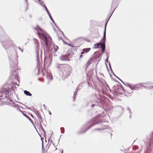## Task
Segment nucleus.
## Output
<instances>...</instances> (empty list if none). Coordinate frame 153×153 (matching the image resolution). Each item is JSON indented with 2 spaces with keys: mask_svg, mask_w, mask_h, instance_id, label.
<instances>
[{
  "mask_svg": "<svg viewBox=\"0 0 153 153\" xmlns=\"http://www.w3.org/2000/svg\"><path fill=\"white\" fill-rule=\"evenodd\" d=\"M8 58L11 69V76L12 79L18 80L19 74L18 68V56L16 53L14 52L12 54L8 55Z\"/></svg>",
  "mask_w": 153,
  "mask_h": 153,
  "instance_id": "nucleus-1",
  "label": "nucleus"
},
{
  "mask_svg": "<svg viewBox=\"0 0 153 153\" xmlns=\"http://www.w3.org/2000/svg\"><path fill=\"white\" fill-rule=\"evenodd\" d=\"M56 67L59 71V75L63 79L66 78L71 73L72 69L68 65L57 64Z\"/></svg>",
  "mask_w": 153,
  "mask_h": 153,
  "instance_id": "nucleus-2",
  "label": "nucleus"
},
{
  "mask_svg": "<svg viewBox=\"0 0 153 153\" xmlns=\"http://www.w3.org/2000/svg\"><path fill=\"white\" fill-rule=\"evenodd\" d=\"M10 91L9 89H3L0 91V105L1 104V101L2 100H10V101L12 102L10 103V105L12 107H14L17 108L20 107L17 104L14 103L13 100H10V97H9V94Z\"/></svg>",
  "mask_w": 153,
  "mask_h": 153,
  "instance_id": "nucleus-3",
  "label": "nucleus"
},
{
  "mask_svg": "<svg viewBox=\"0 0 153 153\" xmlns=\"http://www.w3.org/2000/svg\"><path fill=\"white\" fill-rule=\"evenodd\" d=\"M38 29L36 27H34V28L36 31L37 34L40 38H42L43 37L45 39L44 42L45 43L46 45L48 48L49 47L52 43V39L50 38L49 39H48L47 37L43 33V30L40 27L38 26H37Z\"/></svg>",
  "mask_w": 153,
  "mask_h": 153,
  "instance_id": "nucleus-4",
  "label": "nucleus"
},
{
  "mask_svg": "<svg viewBox=\"0 0 153 153\" xmlns=\"http://www.w3.org/2000/svg\"><path fill=\"white\" fill-rule=\"evenodd\" d=\"M103 102V100L99 99L97 101L90 100L87 102L86 105L87 106H91L92 108L97 105H99L100 106L102 105Z\"/></svg>",
  "mask_w": 153,
  "mask_h": 153,
  "instance_id": "nucleus-5",
  "label": "nucleus"
},
{
  "mask_svg": "<svg viewBox=\"0 0 153 153\" xmlns=\"http://www.w3.org/2000/svg\"><path fill=\"white\" fill-rule=\"evenodd\" d=\"M148 83H140L136 85H131L130 86L131 89L132 90H138L141 87H144L146 89H147L149 88H152L153 87V86H152L147 87L144 85H148Z\"/></svg>",
  "mask_w": 153,
  "mask_h": 153,
  "instance_id": "nucleus-6",
  "label": "nucleus"
},
{
  "mask_svg": "<svg viewBox=\"0 0 153 153\" xmlns=\"http://www.w3.org/2000/svg\"><path fill=\"white\" fill-rule=\"evenodd\" d=\"M117 0H113L112 1L111 6V9H112V8H114V9L112 13L106 19L105 25L104 29H106V27L107 23L108 22L110 17H111L113 13L117 7Z\"/></svg>",
  "mask_w": 153,
  "mask_h": 153,
  "instance_id": "nucleus-7",
  "label": "nucleus"
},
{
  "mask_svg": "<svg viewBox=\"0 0 153 153\" xmlns=\"http://www.w3.org/2000/svg\"><path fill=\"white\" fill-rule=\"evenodd\" d=\"M106 29H104L103 33V38L101 40V45L100 47L101 49V51L103 53H104L105 52V41L106 40Z\"/></svg>",
  "mask_w": 153,
  "mask_h": 153,
  "instance_id": "nucleus-8",
  "label": "nucleus"
},
{
  "mask_svg": "<svg viewBox=\"0 0 153 153\" xmlns=\"http://www.w3.org/2000/svg\"><path fill=\"white\" fill-rule=\"evenodd\" d=\"M48 146V145L46 147L47 152L49 151L50 152H53L57 149V148L55 147L54 143H53L52 141L50 142Z\"/></svg>",
  "mask_w": 153,
  "mask_h": 153,
  "instance_id": "nucleus-9",
  "label": "nucleus"
},
{
  "mask_svg": "<svg viewBox=\"0 0 153 153\" xmlns=\"http://www.w3.org/2000/svg\"><path fill=\"white\" fill-rule=\"evenodd\" d=\"M101 122H102L101 121H100L99 122H96L95 123H92L91 126H90L89 127H88L86 129H85L84 131H79V132H78L77 133L78 134H81L84 133L87 130H88L89 128H90L91 127H92L93 126L99 123H101Z\"/></svg>",
  "mask_w": 153,
  "mask_h": 153,
  "instance_id": "nucleus-10",
  "label": "nucleus"
},
{
  "mask_svg": "<svg viewBox=\"0 0 153 153\" xmlns=\"http://www.w3.org/2000/svg\"><path fill=\"white\" fill-rule=\"evenodd\" d=\"M70 56V55L69 54L63 55L60 57V59L62 61H66L68 59V57H71Z\"/></svg>",
  "mask_w": 153,
  "mask_h": 153,
  "instance_id": "nucleus-11",
  "label": "nucleus"
},
{
  "mask_svg": "<svg viewBox=\"0 0 153 153\" xmlns=\"http://www.w3.org/2000/svg\"><path fill=\"white\" fill-rule=\"evenodd\" d=\"M46 76L47 79H48L52 80L53 79V76L50 73H47L46 71H45Z\"/></svg>",
  "mask_w": 153,
  "mask_h": 153,
  "instance_id": "nucleus-12",
  "label": "nucleus"
},
{
  "mask_svg": "<svg viewBox=\"0 0 153 153\" xmlns=\"http://www.w3.org/2000/svg\"><path fill=\"white\" fill-rule=\"evenodd\" d=\"M111 128H109L108 126H107L106 127V128H95V129H94L93 130V131L102 130H103V129H108L109 130H110Z\"/></svg>",
  "mask_w": 153,
  "mask_h": 153,
  "instance_id": "nucleus-13",
  "label": "nucleus"
},
{
  "mask_svg": "<svg viewBox=\"0 0 153 153\" xmlns=\"http://www.w3.org/2000/svg\"><path fill=\"white\" fill-rule=\"evenodd\" d=\"M37 117L39 121L40 124L41 125L42 122H43V119L40 115H37Z\"/></svg>",
  "mask_w": 153,
  "mask_h": 153,
  "instance_id": "nucleus-14",
  "label": "nucleus"
},
{
  "mask_svg": "<svg viewBox=\"0 0 153 153\" xmlns=\"http://www.w3.org/2000/svg\"><path fill=\"white\" fill-rule=\"evenodd\" d=\"M40 73L39 69L38 67L36 68L35 69V74L38 75Z\"/></svg>",
  "mask_w": 153,
  "mask_h": 153,
  "instance_id": "nucleus-15",
  "label": "nucleus"
},
{
  "mask_svg": "<svg viewBox=\"0 0 153 153\" xmlns=\"http://www.w3.org/2000/svg\"><path fill=\"white\" fill-rule=\"evenodd\" d=\"M24 92L25 95L27 96H30L32 95V94L29 91H27L25 90L24 91Z\"/></svg>",
  "mask_w": 153,
  "mask_h": 153,
  "instance_id": "nucleus-16",
  "label": "nucleus"
},
{
  "mask_svg": "<svg viewBox=\"0 0 153 153\" xmlns=\"http://www.w3.org/2000/svg\"><path fill=\"white\" fill-rule=\"evenodd\" d=\"M23 115L25 116L27 118V119H28V120L31 122L32 123V120L30 118V117H29L26 114H24V113H23Z\"/></svg>",
  "mask_w": 153,
  "mask_h": 153,
  "instance_id": "nucleus-17",
  "label": "nucleus"
},
{
  "mask_svg": "<svg viewBox=\"0 0 153 153\" xmlns=\"http://www.w3.org/2000/svg\"><path fill=\"white\" fill-rule=\"evenodd\" d=\"M90 50V48H87L83 49V51H84L85 52V53H86L87 52L89 51Z\"/></svg>",
  "mask_w": 153,
  "mask_h": 153,
  "instance_id": "nucleus-18",
  "label": "nucleus"
},
{
  "mask_svg": "<svg viewBox=\"0 0 153 153\" xmlns=\"http://www.w3.org/2000/svg\"><path fill=\"white\" fill-rule=\"evenodd\" d=\"M152 141V143L153 142V134L152 135V137L150 138V141L149 143V145H150L151 142Z\"/></svg>",
  "mask_w": 153,
  "mask_h": 153,
  "instance_id": "nucleus-19",
  "label": "nucleus"
},
{
  "mask_svg": "<svg viewBox=\"0 0 153 153\" xmlns=\"http://www.w3.org/2000/svg\"><path fill=\"white\" fill-rule=\"evenodd\" d=\"M59 49L58 47L57 46H55L54 47V52L56 53L58 49Z\"/></svg>",
  "mask_w": 153,
  "mask_h": 153,
  "instance_id": "nucleus-20",
  "label": "nucleus"
},
{
  "mask_svg": "<svg viewBox=\"0 0 153 153\" xmlns=\"http://www.w3.org/2000/svg\"><path fill=\"white\" fill-rule=\"evenodd\" d=\"M42 6L45 8V9L48 14L50 13L47 9V7L45 5H44V6H43V5H42Z\"/></svg>",
  "mask_w": 153,
  "mask_h": 153,
  "instance_id": "nucleus-21",
  "label": "nucleus"
},
{
  "mask_svg": "<svg viewBox=\"0 0 153 153\" xmlns=\"http://www.w3.org/2000/svg\"><path fill=\"white\" fill-rule=\"evenodd\" d=\"M48 15L49 16L50 19L54 23V24H55V22H54L53 20V18H52V17L50 13H49V14H48Z\"/></svg>",
  "mask_w": 153,
  "mask_h": 153,
  "instance_id": "nucleus-22",
  "label": "nucleus"
},
{
  "mask_svg": "<svg viewBox=\"0 0 153 153\" xmlns=\"http://www.w3.org/2000/svg\"><path fill=\"white\" fill-rule=\"evenodd\" d=\"M90 62V60H89L87 62V63H86L87 66H86V69L87 68L88 66L91 64V63Z\"/></svg>",
  "mask_w": 153,
  "mask_h": 153,
  "instance_id": "nucleus-23",
  "label": "nucleus"
},
{
  "mask_svg": "<svg viewBox=\"0 0 153 153\" xmlns=\"http://www.w3.org/2000/svg\"><path fill=\"white\" fill-rule=\"evenodd\" d=\"M127 110H128L129 111V112L130 114V117L131 114H132V113L131 112V111L130 108L129 107H128Z\"/></svg>",
  "mask_w": 153,
  "mask_h": 153,
  "instance_id": "nucleus-24",
  "label": "nucleus"
},
{
  "mask_svg": "<svg viewBox=\"0 0 153 153\" xmlns=\"http://www.w3.org/2000/svg\"><path fill=\"white\" fill-rule=\"evenodd\" d=\"M100 48V47L98 46V45L97 44L94 45V48L96 49L98 48Z\"/></svg>",
  "mask_w": 153,
  "mask_h": 153,
  "instance_id": "nucleus-25",
  "label": "nucleus"
},
{
  "mask_svg": "<svg viewBox=\"0 0 153 153\" xmlns=\"http://www.w3.org/2000/svg\"><path fill=\"white\" fill-rule=\"evenodd\" d=\"M126 84V85H125L126 86H128L129 87V88H131L130 86L132 85L131 84H130L128 83H126V84Z\"/></svg>",
  "mask_w": 153,
  "mask_h": 153,
  "instance_id": "nucleus-26",
  "label": "nucleus"
},
{
  "mask_svg": "<svg viewBox=\"0 0 153 153\" xmlns=\"http://www.w3.org/2000/svg\"><path fill=\"white\" fill-rule=\"evenodd\" d=\"M40 127H41V129H42V131L44 132V134H45L46 133V132L45 131L44 129L41 126Z\"/></svg>",
  "mask_w": 153,
  "mask_h": 153,
  "instance_id": "nucleus-27",
  "label": "nucleus"
},
{
  "mask_svg": "<svg viewBox=\"0 0 153 153\" xmlns=\"http://www.w3.org/2000/svg\"><path fill=\"white\" fill-rule=\"evenodd\" d=\"M77 94V93H76L75 92L74 93V96L73 97V100H74V101L75 100V97L74 96H76Z\"/></svg>",
  "mask_w": 153,
  "mask_h": 153,
  "instance_id": "nucleus-28",
  "label": "nucleus"
},
{
  "mask_svg": "<svg viewBox=\"0 0 153 153\" xmlns=\"http://www.w3.org/2000/svg\"><path fill=\"white\" fill-rule=\"evenodd\" d=\"M60 129H61V131H62V130H63V132H62V131H61V133L62 134V133H64V129L63 128H60Z\"/></svg>",
  "mask_w": 153,
  "mask_h": 153,
  "instance_id": "nucleus-29",
  "label": "nucleus"
},
{
  "mask_svg": "<svg viewBox=\"0 0 153 153\" xmlns=\"http://www.w3.org/2000/svg\"><path fill=\"white\" fill-rule=\"evenodd\" d=\"M116 77L118 78V79H119L122 82V83L124 84L125 85H126V84H125V83L123 81H122L117 76H116Z\"/></svg>",
  "mask_w": 153,
  "mask_h": 153,
  "instance_id": "nucleus-30",
  "label": "nucleus"
},
{
  "mask_svg": "<svg viewBox=\"0 0 153 153\" xmlns=\"http://www.w3.org/2000/svg\"><path fill=\"white\" fill-rule=\"evenodd\" d=\"M97 45H98V46L99 47L100 45L101 46V41L100 42L97 43Z\"/></svg>",
  "mask_w": 153,
  "mask_h": 153,
  "instance_id": "nucleus-31",
  "label": "nucleus"
},
{
  "mask_svg": "<svg viewBox=\"0 0 153 153\" xmlns=\"http://www.w3.org/2000/svg\"><path fill=\"white\" fill-rule=\"evenodd\" d=\"M43 106H44V109H45V110H46L47 109V106H46V105H44H44H43Z\"/></svg>",
  "mask_w": 153,
  "mask_h": 153,
  "instance_id": "nucleus-32",
  "label": "nucleus"
},
{
  "mask_svg": "<svg viewBox=\"0 0 153 153\" xmlns=\"http://www.w3.org/2000/svg\"><path fill=\"white\" fill-rule=\"evenodd\" d=\"M18 49L21 51L22 52H23V50H22L20 47H18Z\"/></svg>",
  "mask_w": 153,
  "mask_h": 153,
  "instance_id": "nucleus-33",
  "label": "nucleus"
},
{
  "mask_svg": "<svg viewBox=\"0 0 153 153\" xmlns=\"http://www.w3.org/2000/svg\"><path fill=\"white\" fill-rule=\"evenodd\" d=\"M108 55H107V59H106L105 60V62H108Z\"/></svg>",
  "mask_w": 153,
  "mask_h": 153,
  "instance_id": "nucleus-34",
  "label": "nucleus"
},
{
  "mask_svg": "<svg viewBox=\"0 0 153 153\" xmlns=\"http://www.w3.org/2000/svg\"><path fill=\"white\" fill-rule=\"evenodd\" d=\"M109 67H110V68L111 70V71H112V69L111 68V65L110 63L109 62Z\"/></svg>",
  "mask_w": 153,
  "mask_h": 153,
  "instance_id": "nucleus-35",
  "label": "nucleus"
},
{
  "mask_svg": "<svg viewBox=\"0 0 153 153\" xmlns=\"http://www.w3.org/2000/svg\"><path fill=\"white\" fill-rule=\"evenodd\" d=\"M42 74L44 75V76H45V74L44 73V71H43V72H42Z\"/></svg>",
  "mask_w": 153,
  "mask_h": 153,
  "instance_id": "nucleus-36",
  "label": "nucleus"
},
{
  "mask_svg": "<svg viewBox=\"0 0 153 153\" xmlns=\"http://www.w3.org/2000/svg\"><path fill=\"white\" fill-rule=\"evenodd\" d=\"M79 90V88L78 87L76 88V90L77 91H78V90Z\"/></svg>",
  "mask_w": 153,
  "mask_h": 153,
  "instance_id": "nucleus-37",
  "label": "nucleus"
},
{
  "mask_svg": "<svg viewBox=\"0 0 153 153\" xmlns=\"http://www.w3.org/2000/svg\"><path fill=\"white\" fill-rule=\"evenodd\" d=\"M48 112H49V114L51 115V111H50L48 110Z\"/></svg>",
  "mask_w": 153,
  "mask_h": 153,
  "instance_id": "nucleus-38",
  "label": "nucleus"
},
{
  "mask_svg": "<svg viewBox=\"0 0 153 153\" xmlns=\"http://www.w3.org/2000/svg\"><path fill=\"white\" fill-rule=\"evenodd\" d=\"M85 51H82L81 53V54H83L85 53Z\"/></svg>",
  "mask_w": 153,
  "mask_h": 153,
  "instance_id": "nucleus-39",
  "label": "nucleus"
},
{
  "mask_svg": "<svg viewBox=\"0 0 153 153\" xmlns=\"http://www.w3.org/2000/svg\"><path fill=\"white\" fill-rule=\"evenodd\" d=\"M26 0V1H27V6H28V2L27 1V0ZM28 7H27V8Z\"/></svg>",
  "mask_w": 153,
  "mask_h": 153,
  "instance_id": "nucleus-40",
  "label": "nucleus"
},
{
  "mask_svg": "<svg viewBox=\"0 0 153 153\" xmlns=\"http://www.w3.org/2000/svg\"><path fill=\"white\" fill-rule=\"evenodd\" d=\"M100 116H101V115H100V114H98V117H100Z\"/></svg>",
  "mask_w": 153,
  "mask_h": 153,
  "instance_id": "nucleus-41",
  "label": "nucleus"
},
{
  "mask_svg": "<svg viewBox=\"0 0 153 153\" xmlns=\"http://www.w3.org/2000/svg\"><path fill=\"white\" fill-rule=\"evenodd\" d=\"M61 153H63V149L62 150H61Z\"/></svg>",
  "mask_w": 153,
  "mask_h": 153,
  "instance_id": "nucleus-42",
  "label": "nucleus"
},
{
  "mask_svg": "<svg viewBox=\"0 0 153 153\" xmlns=\"http://www.w3.org/2000/svg\"><path fill=\"white\" fill-rule=\"evenodd\" d=\"M113 73L114 75L116 77V76H116V75L114 74V73L113 72Z\"/></svg>",
  "mask_w": 153,
  "mask_h": 153,
  "instance_id": "nucleus-43",
  "label": "nucleus"
},
{
  "mask_svg": "<svg viewBox=\"0 0 153 153\" xmlns=\"http://www.w3.org/2000/svg\"><path fill=\"white\" fill-rule=\"evenodd\" d=\"M113 73L114 75L116 77V76H116V75L114 74V73L113 72Z\"/></svg>",
  "mask_w": 153,
  "mask_h": 153,
  "instance_id": "nucleus-44",
  "label": "nucleus"
},
{
  "mask_svg": "<svg viewBox=\"0 0 153 153\" xmlns=\"http://www.w3.org/2000/svg\"><path fill=\"white\" fill-rule=\"evenodd\" d=\"M97 51H96V52H95L94 53V54H96V53H97Z\"/></svg>",
  "mask_w": 153,
  "mask_h": 153,
  "instance_id": "nucleus-45",
  "label": "nucleus"
},
{
  "mask_svg": "<svg viewBox=\"0 0 153 153\" xmlns=\"http://www.w3.org/2000/svg\"><path fill=\"white\" fill-rule=\"evenodd\" d=\"M82 56V55H81L80 56V58H81Z\"/></svg>",
  "mask_w": 153,
  "mask_h": 153,
  "instance_id": "nucleus-46",
  "label": "nucleus"
},
{
  "mask_svg": "<svg viewBox=\"0 0 153 153\" xmlns=\"http://www.w3.org/2000/svg\"><path fill=\"white\" fill-rule=\"evenodd\" d=\"M36 41H37V40H36V42H35V44H36V43H37V42H36Z\"/></svg>",
  "mask_w": 153,
  "mask_h": 153,
  "instance_id": "nucleus-47",
  "label": "nucleus"
},
{
  "mask_svg": "<svg viewBox=\"0 0 153 153\" xmlns=\"http://www.w3.org/2000/svg\"><path fill=\"white\" fill-rule=\"evenodd\" d=\"M31 117H33V115L32 114H31Z\"/></svg>",
  "mask_w": 153,
  "mask_h": 153,
  "instance_id": "nucleus-48",
  "label": "nucleus"
},
{
  "mask_svg": "<svg viewBox=\"0 0 153 153\" xmlns=\"http://www.w3.org/2000/svg\"><path fill=\"white\" fill-rule=\"evenodd\" d=\"M16 85H17V86H19V85L17 84V83L16 82V83H15Z\"/></svg>",
  "mask_w": 153,
  "mask_h": 153,
  "instance_id": "nucleus-49",
  "label": "nucleus"
},
{
  "mask_svg": "<svg viewBox=\"0 0 153 153\" xmlns=\"http://www.w3.org/2000/svg\"><path fill=\"white\" fill-rule=\"evenodd\" d=\"M30 18H31V15H30Z\"/></svg>",
  "mask_w": 153,
  "mask_h": 153,
  "instance_id": "nucleus-50",
  "label": "nucleus"
},
{
  "mask_svg": "<svg viewBox=\"0 0 153 153\" xmlns=\"http://www.w3.org/2000/svg\"><path fill=\"white\" fill-rule=\"evenodd\" d=\"M88 85H89V83L88 82Z\"/></svg>",
  "mask_w": 153,
  "mask_h": 153,
  "instance_id": "nucleus-51",
  "label": "nucleus"
},
{
  "mask_svg": "<svg viewBox=\"0 0 153 153\" xmlns=\"http://www.w3.org/2000/svg\"><path fill=\"white\" fill-rule=\"evenodd\" d=\"M43 144H42V148H43Z\"/></svg>",
  "mask_w": 153,
  "mask_h": 153,
  "instance_id": "nucleus-52",
  "label": "nucleus"
},
{
  "mask_svg": "<svg viewBox=\"0 0 153 153\" xmlns=\"http://www.w3.org/2000/svg\"><path fill=\"white\" fill-rule=\"evenodd\" d=\"M38 1H41L40 0H38Z\"/></svg>",
  "mask_w": 153,
  "mask_h": 153,
  "instance_id": "nucleus-53",
  "label": "nucleus"
},
{
  "mask_svg": "<svg viewBox=\"0 0 153 153\" xmlns=\"http://www.w3.org/2000/svg\"><path fill=\"white\" fill-rule=\"evenodd\" d=\"M111 136H112V134L111 133Z\"/></svg>",
  "mask_w": 153,
  "mask_h": 153,
  "instance_id": "nucleus-54",
  "label": "nucleus"
},
{
  "mask_svg": "<svg viewBox=\"0 0 153 153\" xmlns=\"http://www.w3.org/2000/svg\"><path fill=\"white\" fill-rule=\"evenodd\" d=\"M106 67H107V65L106 64Z\"/></svg>",
  "mask_w": 153,
  "mask_h": 153,
  "instance_id": "nucleus-55",
  "label": "nucleus"
}]
</instances>
